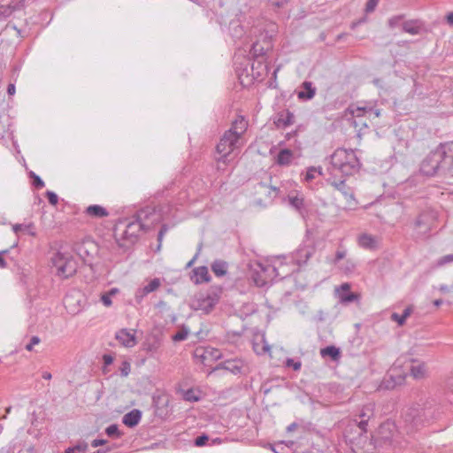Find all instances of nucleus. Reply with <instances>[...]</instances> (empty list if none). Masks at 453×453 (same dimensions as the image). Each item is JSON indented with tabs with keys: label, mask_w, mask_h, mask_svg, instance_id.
<instances>
[{
	"label": "nucleus",
	"mask_w": 453,
	"mask_h": 453,
	"mask_svg": "<svg viewBox=\"0 0 453 453\" xmlns=\"http://www.w3.org/2000/svg\"><path fill=\"white\" fill-rule=\"evenodd\" d=\"M46 196L50 204L56 205L58 203V197L56 193H54L53 191H47Z\"/></svg>",
	"instance_id": "864d4df0"
},
{
	"label": "nucleus",
	"mask_w": 453,
	"mask_h": 453,
	"mask_svg": "<svg viewBox=\"0 0 453 453\" xmlns=\"http://www.w3.org/2000/svg\"><path fill=\"white\" fill-rule=\"evenodd\" d=\"M403 15H395L388 19V25L390 29H395L398 27L403 28V23L404 22Z\"/></svg>",
	"instance_id": "e433bc0d"
},
{
	"label": "nucleus",
	"mask_w": 453,
	"mask_h": 453,
	"mask_svg": "<svg viewBox=\"0 0 453 453\" xmlns=\"http://www.w3.org/2000/svg\"><path fill=\"white\" fill-rule=\"evenodd\" d=\"M322 174V170L320 167L316 168L314 166L309 167L305 173L304 180L306 181H311L315 179L316 174Z\"/></svg>",
	"instance_id": "ea45409f"
},
{
	"label": "nucleus",
	"mask_w": 453,
	"mask_h": 453,
	"mask_svg": "<svg viewBox=\"0 0 453 453\" xmlns=\"http://www.w3.org/2000/svg\"><path fill=\"white\" fill-rule=\"evenodd\" d=\"M142 418V411L134 409L124 415L122 422L128 427H134L140 422Z\"/></svg>",
	"instance_id": "5701e85b"
},
{
	"label": "nucleus",
	"mask_w": 453,
	"mask_h": 453,
	"mask_svg": "<svg viewBox=\"0 0 453 453\" xmlns=\"http://www.w3.org/2000/svg\"><path fill=\"white\" fill-rule=\"evenodd\" d=\"M227 264L221 260H216L211 265V270L218 277L224 276L226 273Z\"/></svg>",
	"instance_id": "473e14b6"
},
{
	"label": "nucleus",
	"mask_w": 453,
	"mask_h": 453,
	"mask_svg": "<svg viewBox=\"0 0 453 453\" xmlns=\"http://www.w3.org/2000/svg\"><path fill=\"white\" fill-rule=\"evenodd\" d=\"M453 263V254L445 255L441 257H440L437 261L435 265L437 267H441L445 265Z\"/></svg>",
	"instance_id": "79ce46f5"
},
{
	"label": "nucleus",
	"mask_w": 453,
	"mask_h": 453,
	"mask_svg": "<svg viewBox=\"0 0 453 453\" xmlns=\"http://www.w3.org/2000/svg\"><path fill=\"white\" fill-rule=\"evenodd\" d=\"M353 119H354L353 125L357 131V135L360 136L361 132L364 129L369 128V126L367 124L368 119H367L366 115H362L360 117L353 116Z\"/></svg>",
	"instance_id": "c85d7f7f"
},
{
	"label": "nucleus",
	"mask_w": 453,
	"mask_h": 453,
	"mask_svg": "<svg viewBox=\"0 0 453 453\" xmlns=\"http://www.w3.org/2000/svg\"><path fill=\"white\" fill-rule=\"evenodd\" d=\"M411 312H412V309H411V307L408 306V307H406V308L404 309V311H403V314H401V315H400V314H398V313L394 312V313L391 315V319H392L393 321L397 322V324H398L399 326H403V325L405 323V321H406L407 318L411 316Z\"/></svg>",
	"instance_id": "72a5a7b5"
},
{
	"label": "nucleus",
	"mask_w": 453,
	"mask_h": 453,
	"mask_svg": "<svg viewBox=\"0 0 453 453\" xmlns=\"http://www.w3.org/2000/svg\"><path fill=\"white\" fill-rule=\"evenodd\" d=\"M245 364L243 360L239 358L227 359L224 362L219 363L215 370L224 369L234 375L241 374L243 372Z\"/></svg>",
	"instance_id": "2eb2a0df"
},
{
	"label": "nucleus",
	"mask_w": 453,
	"mask_h": 453,
	"mask_svg": "<svg viewBox=\"0 0 453 453\" xmlns=\"http://www.w3.org/2000/svg\"><path fill=\"white\" fill-rule=\"evenodd\" d=\"M230 35L233 39L237 42V40H241L245 35V31L242 26H241L238 22H231L230 23Z\"/></svg>",
	"instance_id": "cd10ccee"
},
{
	"label": "nucleus",
	"mask_w": 453,
	"mask_h": 453,
	"mask_svg": "<svg viewBox=\"0 0 453 453\" xmlns=\"http://www.w3.org/2000/svg\"><path fill=\"white\" fill-rule=\"evenodd\" d=\"M51 261L56 268L57 275L60 278L67 279L76 273V261L69 254L57 252Z\"/></svg>",
	"instance_id": "6e6552de"
},
{
	"label": "nucleus",
	"mask_w": 453,
	"mask_h": 453,
	"mask_svg": "<svg viewBox=\"0 0 453 453\" xmlns=\"http://www.w3.org/2000/svg\"><path fill=\"white\" fill-rule=\"evenodd\" d=\"M105 433L109 437H119L121 434L119 433V427L117 425L113 424L109 426L105 429Z\"/></svg>",
	"instance_id": "37998d69"
},
{
	"label": "nucleus",
	"mask_w": 453,
	"mask_h": 453,
	"mask_svg": "<svg viewBox=\"0 0 453 453\" xmlns=\"http://www.w3.org/2000/svg\"><path fill=\"white\" fill-rule=\"evenodd\" d=\"M184 399L189 402H196L199 397L196 395V392L192 389H188L184 394Z\"/></svg>",
	"instance_id": "49530a36"
},
{
	"label": "nucleus",
	"mask_w": 453,
	"mask_h": 453,
	"mask_svg": "<svg viewBox=\"0 0 453 453\" xmlns=\"http://www.w3.org/2000/svg\"><path fill=\"white\" fill-rule=\"evenodd\" d=\"M105 443H106V441L104 440V439H95V440L92 441L91 446L93 448H96V447L104 445Z\"/></svg>",
	"instance_id": "bf43d9fd"
},
{
	"label": "nucleus",
	"mask_w": 453,
	"mask_h": 453,
	"mask_svg": "<svg viewBox=\"0 0 453 453\" xmlns=\"http://www.w3.org/2000/svg\"><path fill=\"white\" fill-rule=\"evenodd\" d=\"M330 172L332 174L340 173L343 176H350L357 173L361 163L356 151L339 148L330 156Z\"/></svg>",
	"instance_id": "39448f33"
},
{
	"label": "nucleus",
	"mask_w": 453,
	"mask_h": 453,
	"mask_svg": "<svg viewBox=\"0 0 453 453\" xmlns=\"http://www.w3.org/2000/svg\"><path fill=\"white\" fill-rule=\"evenodd\" d=\"M41 339L38 336H33L30 340V342L26 345V349L27 351H32L34 345L40 343Z\"/></svg>",
	"instance_id": "4d7b16f0"
},
{
	"label": "nucleus",
	"mask_w": 453,
	"mask_h": 453,
	"mask_svg": "<svg viewBox=\"0 0 453 453\" xmlns=\"http://www.w3.org/2000/svg\"><path fill=\"white\" fill-rule=\"evenodd\" d=\"M208 440H209L208 435L202 434V435H200V436L196 438L195 445L197 446V447H203V446H204L206 444Z\"/></svg>",
	"instance_id": "3c124183"
},
{
	"label": "nucleus",
	"mask_w": 453,
	"mask_h": 453,
	"mask_svg": "<svg viewBox=\"0 0 453 453\" xmlns=\"http://www.w3.org/2000/svg\"><path fill=\"white\" fill-rule=\"evenodd\" d=\"M320 355L323 357H330L333 360H337L341 357V352L335 346H327L320 349Z\"/></svg>",
	"instance_id": "c756f323"
},
{
	"label": "nucleus",
	"mask_w": 453,
	"mask_h": 453,
	"mask_svg": "<svg viewBox=\"0 0 453 453\" xmlns=\"http://www.w3.org/2000/svg\"><path fill=\"white\" fill-rule=\"evenodd\" d=\"M395 430V424L389 421L382 423L379 427V434L384 441L391 438L393 431Z\"/></svg>",
	"instance_id": "bb28decb"
},
{
	"label": "nucleus",
	"mask_w": 453,
	"mask_h": 453,
	"mask_svg": "<svg viewBox=\"0 0 453 453\" xmlns=\"http://www.w3.org/2000/svg\"><path fill=\"white\" fill-rule=\"evenodd\" d=\"M286 200L289 206L295 209L299 214L303 216L305 213L306 211L303 196H299L298 194H289Z\"/></svg>",
	"instance_id": "aec40b11"
},
{
	"label": "nucleus",
	"mask_w": 453,
	"mask_h": 453,
	"mask_svg": "<svg viewBox=\"0 0 453 453\" xmlns=\"http://www.w3.org/2000/svg\"><path fill=\"white\" fill-rule=\"evenodd\" d=\"M448 386L449 388L453 392V376L449 379Z\"/></svg>",
	"instance_id": "774afa93"
},
{
	"label": "nucleus",
	"mask_w": 453,
	"mask_h": 453,
	"mask_svg": "<svg viewBox=\"0 0 453 453\" xmlns=\"http://www.w3.org/2000/svg\"><path fill=\"white\" fill-rule=\"evenodd\" d=\"M297 427L296 423H291L289 426H287V432H292Z\"/></svg>",
	"instance_id": "338daca9"
},
{
	"label": "nucleus",
	"mask_w": 453,
	"mask_h": 453,
	"mask_svg": "<svg viewBox=\"0 0 453 453\" xmlns=\"http://www.w3.org/2000/svg\"><path fill=\"white\" fill-rule=\"evenodd\" d=\"M301 365H302V364L300 361H296L292 358H288L286 360V366L293 368L294 371L300 370Z\"/></svg>",
	"instance_id": "de8ad7c7"
},
{
	"label": "nucleus",
	"mask_w": 453,
	"mask_h": 453,
	"mask_svg": "<svg viewBox=\"0 0 453 453\" xmlns=\"http://www.w3.org/2000/svg\"><path fill=\"white\" fill-rule=\"evenodd\" d=\"M378 3L379 0H368L365 4V12L368 13L373 12L378 5Z\"/></svg>",
	"instance_id": "5fc2aeb1"
},
{
	"label": "nucleus",
	"mask_w": 453,
	"mask_h": 453,
	"mask_svg": "<svg viewBox=\"0 0 453 453\" xmlns=\"http://www.w3.org/2000/svg\"><path fill=\"white\" fill-rule=\"evenodd\" d=\"M160 280L158 278H154L153 280H151L146 286H144L142 288H143V292L145 293H152L154 291H156L159 287H160Z\"/></svg>",
	"instance_id": "58836bf2"
},
{
	"label": "nucleus",
	"mask_w": 453,
	"mask_h": 453,
	"mask_svg": "<svg viewBox=\"0 0 453 453\" xmlns=\"http://www.w3.org/2000/svg\"><path fill=\"white\" fill-rule=\"evenodd\" d=\"M439 290L441 292V293H448V292H451L453 291V284L451 286H448V285H441L439 287Z\"/></svg>",
	"instance_id": "052dcab7"
},
{
	"label": "nucleus",
	"mask_w": 453,
	"mask_h": 453,
	"mask_svg": "<svg viewBox=\"0 0 453 453\" xmlns=\"http://www.w3.org/2000/svg\"><path fill=\"white\" fill-rule=\"evenodd\" d=\"M423 30L424 25L418 19L405 20L403 23V31L411 35H419Z\"/></svg>",
	"instance_id": "412c9836"
},
{
	"label": "nucleus",
	"mask_w": 453,
	"mask_h": 453,
	"mask_svg": "<svg viewBox=\"0 0 453 453\" xmlns=\"http://www.w3.org/2000/svg\"><path fill=\"white\" fill-rule=\"evenodd\" d=\"M350 112L352 116L357 117L366 115L370 121L379 118L381 114L380 109L377 108L372 102H364L361 103V105L351 106Z\"/></svg>",
	"instance_id": "ddd939ff"
},
{
	"label": "nucleus",
	"mask_w": 453,
	"mask_h": 453,
	"mask_svg": "<svg viewBox=\"0 0 453 453\" xmlns=\"http://www.w3.org/2000/svg\"><path fill=\"white\" fill-rule=\"evenodd\" d=\"M435 214L430 211L421 212L414 221V229L418 236H426L434 227Z\"/></svg>",
	"instance_id": "f8f14e48"
},
{
	"label": "nucleus",
	"mask_w": 453,
	"mask_h": 453,
	"mask_svg": "<svg viewBox=\"0 0 453 453\" xmlns=\"http://www.w3.org/2000/svg\"><path fill=\"white\" fill-rule=\"evenodd\" d=\"M14 13L12 8H11V4L0 5V16H4L5 18L12 16Z\"/></svg>",
	"instance_id": "c03bdc74"
},
{
	"label": "nucleus",
	"mask_w": 453,
	"mask_h": 453,
	"mask_svg": "<svg viewBox=\"0 0 453 453\" xmlns=\"http://www.w3.org/2000/svg\"><path fill=\"white\" fill-rule=\"evenodd\" d=\"M253 349L257 355H265L266 353H270L271 347L265 342V338L262 337L260 342H256L253 343Z\"/></svg>",
	"instance_id": "f704fd0d"
},
{
	"label": "nucleus",
	"mask_w": 453,
	"mask_h": 453,
	"mask_svg": "<svg viewBox=\"0 0 453 453\" xmlns=\"http://www.w3.org/2000/svg\"><path fill=\"white\" fill-rule=\"evenodd\" d=\"M201 357L203 358V361L218 360L221 357V352L217 349L206 348L203 349Z\"/></svg>",
	"instance_id": "7c9ffc66"
},
{
	"label": "nucleus",
	"mask_w": 453,
	"mask_h": 453,
	"mask_svg": "<svg viewBox=\"0 0 453 453\" xmlns=\"http://www.w3.org/2000/svg\"><path fill=\"white\" fill-rule=\"evenodd\" d=\"M316 246L314 241L307 238L298 249L291 255V260L297 265L301 266L305 265L308 260L315 254Z\"/></svg>",
	"instance_id": "1a4fd4ad"
},
{
	"label": "nucleus",
	"mask_w": 453,
	"mask_h": 453,
	"mask_svg": "<svg viewBox=\"0 0 453 453\" xmlns=\"http://www.w3.org/2000/svg\"><path fill=\"white\" fill-rule=\"evenodd\" d=\"M277 262L278 265L275 263L273 265L261 263L257 264L259 270L257 271V275L254 276V281L257 286L264 287L274 277L285 278L294 271L293 269L287 270L285 268L287 267V263L283 262V260L279 259Z\"/></svg>",
	"instance_id": "0eeeda50"
},
{
	"label": "nucleus",
	"mask_w": 453,
	"mask_h": 453,
	"mask_svg": "<svg viewBox=\"0 0 453 453\" xmlns=\"http://www.w3.org/2000/svg\"><path fill=\"white\" fill-rule=\"evenodd\" d=\"M367 419L365 420V419H362L359 421L358 423V427L360 428V430L363 432V433H366L367 431Z\"/></svg>",
	"instance_id": "e2e57ef3"
},
{
	"label": "nucleus",
	"mask_w": 453,
	"mask_h": 453,
	"mask_svg": "<svg viewBox=\"0 0 453 453\" xmlns=\"http://www.w3.org/2000/svg\"><path fill=\"white\" fill-rule=\"evenodd\" d=\"M103 360L105 365H110L113 362V357L111 355L105 354L103 356Z\"/></svg>",
	"instance_id": "680f3d73"
},
{
	"label": "nucleus",
	"mask_w": 453,
	"mask_h": 453,
	"mask_svg": "<svg viewBox=\"0 0 453 453\" xmlns=\"http://www.w3.org/2000/svg\"><path fill=\"white\" fill-rule=\"evenodd\" d=\"M117 291L118 290L116 288H112L109 292L104 293V295H102L101 301H102V303H103V304L104 306L110 307L112 304L111 296L116 294Z\"/></svg>",
	"instance_id": "a19ab883"
},
{
	"label": "nucleus",
	"mask_w": 453,
	"mask_h": 453,
	"mask_svg": "<svg viewBox=\"0 0 453 453\" xmlns=\"http://www.w3.org/2000/svg\"><path fill=\"white\" fill-rule=\"evenodd\" d=\"M335 295L342 303H349L359 299L357 294L350 292V284L347 282L335 288Z\"/></svg>",
	"instance_id": "dca6fc26"
},
{
	"label": "nucleus",
	"mask_w": 453,
	"mask_h": 453,
	"mask_svg": "<svg viewBox=\"0 0 453 453\" xmlns=\"http://www.w3.org/2000/svg\"><path fill=\"white\" fill-rule=\"evenodd\" d=\"M131 367L130 364L127 361H124L120 367V372L123 377H127L130 372Z\"/></svg>",
	"instance_id": "6e6d98bb"
},
{
	"label": "nucleus",
	"mask_w": 453,
	"mask_h": 453,
	"mask_svg": "<svg viewBox=\"0 0 453 453\" xmlns=\"http://www.w3.org/2000/svg\"><path fill=\"white\" fill-rule=\"evenodd\" d=\"M316 93V88L311 81H304L302 85V90L297 92V97L301 100H311Z\"/></svg>",
	"instance_id": "b1692460"
},
{
	"label": "nucleus",
	"mask_w": 453,
	"mask_h": 453,
	"mask_svg": "<svg viewBox=\"0 0 453 453\" xmlns=\"http://www.w3.org/2000/svg\"><path fill=\"white\" fill-rule=\"evenodd\" d=\"M294 114L291 113L290 111H287L285 114H281L278 119H277V124L278 126H281V127H288V126H290L291 124H293L294 122Z\"/></svg>",
	"instance_id": "c9c22d12"
},
{
	"label": "nucleus",
	"mask_w": 453,
	"mask_h": 453,
	"mask_svg": "<svg viewBox=\"0 0 453 453\" xmlns=\"http://www.w3.org/2000/svg\"><path fill=\"white\" fill-rule=\"evenodd\" d=\"M32 0H12L11 1V8H12L13 12H19L24 10L27 6H28L29 3Z\"/></svg>",
	"instance_id": "4c0bfd02"
},
{
	"label": "nucleus",
	"mask_w": 453,
	"mask_h": 453,
	"mask_svg": "<svg viewBox=\"0 0 453 453\" xmlns=\"http://www.w3.org/2000/svg\"><path fill=\"white\" fill-rule=\"evenodd\" d=\"M408 371L416 380L424 379L427 372L424 362H418L413 358H409L407 356H401L389 369L384 380L385 387L387 388H393L397 385L403 384Z\"/></svg>",
	"instance_id": "f03ea898"
},
{
	"label": "nucleus",
	"mask_w": 453,
	"mask_h": 453,
	"mask_svg": "<svg viewBox=\"0 0 453 453\" xmlns=\"http://www.w3.org/2000/svg\"><path fill=\"white\" fill-rule=\"evenodd\" d=\"M332 186L334 187L343 196L346 201V206L349 209H354L357 205V201L355 198L352 188L346 185L345 180L333 181Z\"/></svg>",
	"instance_id": "4468645a"
},
{
	"label": "nucleus",
	"mask_w": 453,
	"mask_h": 453,
	"mask_svg": "<svg viewBox=\"0 0 453 453\" xmlns=\"http://www.w3.org/2000/svg\"><path fill=\"white\" fill-rule=\"evenodd\" d=\"M347 255V250L343 248H340L335 252L334 259L333 260V263L335 265L340 260L343 259Z\"/></svg>",
	"instance_id": "a18cd8bd"
},
{
	"label": "nucleus",
	"mask_w": 453,
	"mask_h": 453,
	"mask_svg": "<svg viewBox=\"0 0 453 453\" xmlns=\"http://www.w3.org/2000/svg\"><path fill=\"white\" fill-rule=\"evenodd\" d=\"M85 211L88 216L96 219L106 217L109 214L105 208L98 204L89 205Z\"/></svg>",
	"instance_id": "a878e982"
},
{
	"label": "nucleus",
	"mask_w": 453,
	"mask_h": 453,
	"mask_svg": "<svg viewBox=\"0 0 453 453\" xmlns=\"http://www.w3.org/2000/svg\"><path fill=\"white\" fill-rule=\"evenodd\" d=\"M149 295L148 293L143 292V288H138L135 292L134 298L138 303H141L143 298Z\"/></svg>",
	"instance_id": "13d9d810"
},
{
	"label": "nucleus",
	"mask_w": 453,
	"mask_h": 453,
	"mask_svg": "<svg viewBox=\"0 0 453 453\" xmlns=\"http://www.w3.org/2000/svg\"><path fill=\"white\" fill-rule=\"evenodd\" d=\"M188 337V331L186 330H180L177 332L174 335H173V340L174 342H181L186 340Z\"/></svg>",
	"instance_id": "8fccbe9b"
},
{
	"label": "nucleus",
	"mask_w": 453,
	"mask_h": 453,
	"mask_svg": "<svg viewBox=\"0 0 453 453\" xmlns=\"http://www.w3.org/2000/svg\"><path fill=\"white\" fill-rule=\"evenodd\" d=\"M446 19H447V22H448L449 25H453V12H449V13L446 16Z\"/></svg>",
	"instance_id": "69168bd1"
},
{
	"label": "nucleus",
	"mask_w": 453,
	"mask_h": 453,
	"mask_svg": "<svg viewBox=\"0 0 453 453\" xmlns=\"http://www.w3.org/2000/svg\"><path fill=\"white\" fill-rule=\"evenodd\" d=\"M139 223L143 225L144 231L149 230L154 225L158 224L161 221V215L155 208L145 207L139 210L133 216Z\"/></svg>",
	"instance_id": "9d476101"
},
{
	"label": "nucleus",
	"mask_w": 453,
	"mask_h": 453,
	"mask_svg": "<svg viewBox=\"0 0 453 453\" xmlns=\"http://www.w3.org/2000/svg\"><path fill=\"white\" fill-rule=\"evenodd\" d=\"M196 300H198V308L209 312L215 305L218 298L211 295H200Z\"/></svg>",
	"instance_id": "4be33fe9"
},
{
	"label": "nucleus",
	"mask_w": 453,
	"mask_h": 453,
	"mask_svg": "<svg viewBox=\"0 0 453 453\" xmlns=\"http://www.w3.org/2000/svg\"><path fill=\"white\" fill-rule=\"evenodd\" d=\"M31 176L33 177V185L38 188V189H41L44 187V182L43 180L38 176L36 175L35 173H31Z\"/></svg>",
	"instance_id": "09e8293b"
},
{
	"label": "nucleus",
	"mask_w": 453,
	"mask_h": 453,
	"mask_svg": "<svg viewBox=\"0 0 453 453\" xmlns=\"http://www.w3.org/2000/svg\"><path fill=\"white\" fill-rule=\"evenodd\" d=\"M295 157L294 152L289 149H281L274 157V163L280 166H288Z\"/></svg>",
	"instance_id": "6ab92c4d"
},
{
	"label": "nucleus",
	"mask_w": 453,
	"mask_h": 453,
	"mask_svg": "<svg viewBox=\"0 0 453 453\" xmlns=\"http://www.w3.org/2000/svg\"><path fill=\"white\" fill-rule=\"evenodd\" d=\"M16 88L13 83H10L7 87V93L9 96H13L15 94Z\"/></svg>",
	"instance_id": "0e129e2a"
},
{
	"label": "nucleus",
	"mask_w": 453,
	"mask_h": 453,
	"mask_svg": "<svg viewBox=\"0 0 453 453\" xmlns=\"http://www.w3.org/2000/svg\"><path fill=\"white\" fill-rule=\"evenodd\" d=\"M453 170V141L440 143L422 161L420 172L426 176L445 173Z\"/></svg>",
	"instance_id": "7ed1b4c3"
},
{
	"label": "nucleus",
	"mask_w": 453,
	"mask_h": 453,
	"mask_svg": "<svg viewBox=\"0 0 453 453\" xmlns=\"http://www.w3.org/2000/svg\"><path fill=\"white\" fill-rule=\"evenodd\" d=\"M247 128L248 120L243 116H238L220 138L216 147L217 152L226 158L230 153L239 150L243 145L242 135Z\"/></svg>",
	"instance_id": "20e7f679"
},
{
	"label": "nucleus",
	"mask_w": 453,
	"mask_h": 453,
	"mask_svg": "<svg viewBox=\"0 0 453 453\" xmlns=\"http://www.w3.org/2000/svg\"><path fill=\"white\" fill-rule=\"evenodd\" d=\"M73 449H74V451L77 453H85L88 449V443L85 441H81L73 447Z\"/></svg>",
	"instance_id": "603ef678"
},
{
	"label": "nucleus",
	"mask_w": 453,
	"mask_h": 453,
	"mask_svg": "<svg viewBox=\"0 0 453 453\" xmlns=\"http://www.w3.org/2000/svg\"><path fill=\"white\" fill-rule=\"evenodd\" d=\"M194 281L196 284L208 282L211 280L208 268L206 266H199L194 269Z\"/></svg>",
	"instance_id": "393cba45"
},
{
	"label": "nucleus",
	"mask_w": 453,
	"mask_h": 453,
	"mask_svg": "<svg viewBox=\"0 0 453 453\" xmlns=\"http://www.w3.org/2000/svg\"><path fill=\"white\" fill-rule=\"evenodd\" d=\"M380 238L366 233L361 234L357 237L358 246L368 250H377L380 246Z\"/></svg>",
	"instance_id": "f3484780"
},
{
	"label": "nucleus",
	"mask_w": 453,
	"mask_h": 453,
	"mask_svg": "<svg viewBox=\"0 0 453 453\" xmlns=\"http://www.w3.org/2000/svg\"><path fill=\"white\" fill-rule=\"evenodd\" d=\"M115 338L122 346L126 348H132L136 344L134 334L131 333L126 328L118 331L116 333Z\"/></svg>",
	"instance_id": "a211bd4d"
},
{
	"label": "nucleus",
	"mask_w": 453,
	"mask_h": 453,
	"mask_svg": "<svg viewBox=\"0 0 453 453\" xmlns=\"http://www.w3.org/2000/svg\"><path fill=\"white\" fill-rule=\"evenodd\" d=\"M144 230L143 225L139 223L134 218L128 222L125 228L119 233V227L115 232V241L119 253L128 252L133 245L137 242L139 233Z\"/></svg>",
	"instance_id": "423d86ee"
},
{
	"label": "nucleus",
	"mask_w": 453,
	"mask_h": 453,
	"mask_svg": "<svg viewBox=\"0 0 453 453\" xmlns=\"http://www.w3.org/2000/svg\"><path fill=\"white\" fill-rule=\"evenodd\" d=\"M240 48L247 50L246 48H248V46L245 43H241L238 46V49ZM272 48V42L267 38H264L262 41H256L250 47H249V55L247 58H250V59H266V54Z\"/></svg>",
	"instance_id": "9b49d317"
},
{
	"label": "nucleus",
	"mask_w": 453,
	"mask_h": 453,
	"mask_svg": "<svg viewBox=\"0 0 453 453\" xmlns=\"http://www.w3.org/2000/svg\"><path fill=\"white\" fill-rule=\"evenodd\" d=\"M245 49H238L234 56L236 74L242 85H250L253 81H263L269 73L266 59L246 58Z\"/></svg>",
	"instance_id": "f257e3e1"
},
{
	"label": "nucleus",
	"mask_w": 453,
	"mask_h": 453,
	"mask_svg": "<svg viewBox=\"0 0 453 453\" xmlns=\"http://www.w3.org/2000/svg\"><path fill=\"white\" fill-rule=\"evenodd\" d=\"M12 230L16 234H18L19 232H23L31 236L35 235L33 224H15L12 226Z\"/></svg>",
	"instance_id": "2f4dec72"
}]
</instances>
